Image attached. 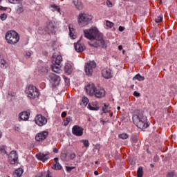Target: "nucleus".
Here are the masks:
<instances>
[{
	"label": "nucleus",
	"mask_w": 177,
	"mask_h": 177,
	"mask_svg": "<svg viewBox=\"0 0 177 177\" xmlns=\"http://www.w3.org/2000/svg\"><path fill=\"white\" fill-rule=\"evenodd\" d=\"M84 37L87 38V39H96L95 41H91L89 43L90 46H93V48H99L101 46L104 49L107 48L106 41L103 39V35L99 32L97 28H94L89 30H84Z\"/></svg>",
	"instance_id": "nucleus-1"
},
{
	"label": "nucleus",
	"mask_w": 177,
	"mask_h": 177,
	"mask_svg": "<svg viewBox=\"0 0 177 177\" xmlns=\"http://www.w3.org/2000/svg\"><path fill=\"white\" fill-rule=\"evenodd\" d=\"M133 122L140 129H146V128L149 127L147 118L142 113H138L133 115Z\"/></svg>",
	"instance_id": "nucleus-2"
},
{
	"label": "nucleus",
	"mask_w": 177,
	"mask_h": 177,
	"mask_svg": "<svg viewBox=\"0 0 177 177\" xmlns=\"http://www.w3.org/2000/svg\"><path fill=\"white\" fill-rule=\"evenodd\" d=\"M63 60V58L62 57V55L59 53H54L52 57V70L54 71V73H57V74L60 73L62 70L60 66V63H62V61Z\"/></svg>",
	"instance_id": "nucleus-3"
},
{
	"label": "nucleus",
	"mask_w": 177,
	"mask_h": 177,
	"mask_svg": "<svg viewBox=\"0 0 177 177\" xmlns=\"http://www.w3.org/2000/svg\"><path fill=\"white\" fill-rule=\"evenodd\" d=\"M6 39L8 44L15 45V44H17V42L20 41V36H19V33L15 30H8L6 33Z\"/></svg>",
	"instance_id": "nucleus-4"
},
{
	"label": "nucleus",
	"mask_w": 177,
	"mask_h": 177,
	"mask_svg": "<svg viewBox=\"0 0 177 177\" xmlns=\"http://www.w3.org/2000/svg\"><path fill=\"white\" fill-rule=\"evenodd\" d=\"M92 21V17L88 14H85L80 12L78 17V23L81 27H85V26H88L89 23Z\"/></svg>",
	"instance_id": "nucleus-5"
},
{
	"label": "nucleus",
	"mask_w": 177,
	"mask_h": 177,
	"mask_svg": "<svg viewBox=\"0 0 177 177\" xmlns=\"http://www.w3.org/2000/svg\"><path fill=\"white\" fill-rule=\"evenodd\" d=\"M26 93L28 95L29 99H37V97H39L40 95L38 88L32 85L26 87Z\"/></svg>",
	"instance_id": "nucleus-6"
},
{
	"label": "nucleus",
	"mask_w": 177,
	"mask_h": 177,
	"mask_svg": "<svg viewBox=\"0 0 177 177\" xmlns=\"http://www.w3.org/2000/svg\"><path fill=\"white\" fill-rule=\"evenodd\" d=\"M56 28V26H55V24H53L52 22H50L46 28H42L39 27L38 29V32L43 35V34H53L55 32V29Z\"/></svg>",
	"instance_id": "nucleus-7"
},
{
	"label": "nucleus",
	"mask_w": 177,
	"mask_h": 177,
	"mask_svg": "<svg viewBox=\"0 0 177 177\" xmlns=\"http://www.w3.org/2000/svg\"><path fill=\"white\" fill-rule=\"evenodd\" d=\"M48 80H50V84H51L53 88H56L60 84V76L55 74L50 73L48 75Z\"/></svg>",
	"instance_id": "nucleus-8"
},
{
	"label": "nucleus",
	"mask_w": 177,
	"mask_h": 177,
	"mask_svg": "<svg viewBox=\"0 0 177 177\" xmlns=\"http://www.w3.org/2000/svg\"><path fill=\"white\" fill-rule=\"evenodd\" d=\"M96 68V62L94 61H91L87 63L85 66V73L86 75L88 77L92 75V73H93V68Z\"/></svg>",
	"instance_id": "nucleus-9"
},
{
	"label": "nucleus",
	"mask_w": 177,
	"mask_h": 177,
	"mask_svg": "<svg viewBox=\"0 0 177 177\" xmlns=\"http://www.w3.org/2000/svg\"><path fill=\"white\" fill-rule=\"evenodd\" d=\"M35 122L39 127H44V125H46L48 123V119H46V118L42 115H38L35 118Z\"/></svg>",
	"instance_id": "nucleus-10"
},
{
	"label": "nucleus",
	"mask_w": 177,
	"mask_h": 177,
	"mask_svg": "<svg viewBox=\"0 0 177 177\" xmlns=\"http://www.w3.org/2000/svg\"><path fill=\"white\" fill-rule=\"evenodd\" d=\"M72 133L75 136H82L84 135V129L80 126L75 125L72 128Z\"/></svg>",
	"instance_id": "nucleus-11"
},
{
	"label": "nucleus",
	"mask_w": 177,
	"mask_h": 177,
	"mask_svg": "<svg viewBox=\"0 0 177 177\" xmlns=\"http://www.w3.org/2000/svg\"><path fill=\"white\" fill-rule=\"evenodd\" d=\"M8 160L10 164H16L19 160V156L17 155V152H16V151H12L9 154Z\"/></svg>",
	"instance_id": "nucleus-12"
},
{
	"label": "nucleus",
	"mask_w": 177,
	"mask_h": 177,
	"mask_svg": "<svg viewBox=\"0 0 177 177\" xmlns=\"http://www.w3.org/2000/svg\"><path fill=\"white\" fill-rule=\"evenodd\" d=\"M48 135H49V133L48 131H41L36 135L35 140L37 142H42L43 140H45L46 138H48Z\"/></svg>",
	"instance_id": "nucleus-13"
},
{
	"label": "nucleus",
	"mask_w": 177,
	"mask_h": 177,
	"mask_svg": "<svg viewBox=\"0 0 177 177\" xmlns=\"http://www.w3.org/2000/svg\"><path fill=\"white\" fill-rule=\"evenodd\" d=\"M30 110L26 111H22L19 114V121H28L30 119Z\"/></svg>",
	"instance_id": "nucleus-14"
},
{
	"label": "nucleus",
	"mask_w": 177,
	"mask_h": 177,
	"mask_svg": "<svg viewBox=\"0 0 177 177\" xmlns=\"http://www.w3.org/2000/svg\"><path fill=\"white\" fill-rule=\"evenodd\" d=\"M86 91L88 95L90 96H93L95 95V92L96 91V86H95V84H90L86 86Z\"/></svg>",
	"instance_id": "nucleus-15"
},
{
	"label": "nucleus",
	"mask_w": 177,
	"mask_h": 177,
	"mask_svg": "<svg viewBox=\"0 0 177 177\" xmlns=\"http://www.w3.org/2000/svg\"><path fill=\"white\" fill-rule=\"evenodd\" d=\"M36 157L39 160V161H42L43 162H45V161L49 159V152L39 153L36 154Z\"/></svg>",
	"instance_id": "nucleus-16"
},
{
	"label": "nucleus",
	"mask_w": 177,
	"mask_h": 177,
	"mask_svg": "<svg viewBox=\"0 0 177 177\" xmlns=\"http://www.w3.org/2000/svg\"><path fill=\"white\" fill-rule=\"evenodd\" d=\"M102 75L104 78L109 80L113 77V75L111 74V70L109 68H104L102 71Z\"/></svg>",
	"instance_id": "nucleus-17"
},
{
	"label": "nucleus",
	"mask_w": 177,
	"mask_h": 177,
	"mask_svg": "<svg viewBox=\"0 0 177 177\" xmlns=\"http://www.w3.org/2000/svg\"><path fill=\"white\" fill-rule=\"evenodd\" d=\"M106 95V91L104 89L101 88V89H97L95 90V92L94 93V95L95 97H97L98 99H100L102 97H104Z\"/></svg>",
	"instance_id": "nucleus-18"
},
{
	"label": "nucleus",
	"mask_w": 177,
	"mask_h": 177,
	"mask_svg": "<svg viewBox=\"0 0 177 177\" xmlns=\"http://www.w3.org/2000/svg\"><path fill=\"white\" fill-rule=\"evenodd\" d=\"M73 3L78 10H82V9H84V4H82L81 0H73Z\"/></svg>",
	"instance_id": "nucleus-19"
},
{
	"label": "nucleus",
	"mask_w": 177,
	"mask_h": 177,
	"mask_svg": "<svg viewBox=\"0 0 177 177\" xmlns=\"http://www.w3.org/2000/svg\"><path fill=\"white\" fill-rule=\"evenodd\" d=\"M75 49L76 52H78L80 53L85 50V46L80 44V41H78L77 43H75Z\"/></svg>",
	"instance_id": "nucleus-20"
},
{
	"label": "nucleus",
	"mask_w": 177,
	"mask_h": 177,
	"mask_svg": "<svg viewBox=\"0 0 177 177\" xmlns=\"http://www.w3.org/2000/svg\"><path fill=\"white\" fill-rule=\"evenodd\" d=\"M89 110L97 111L99 110V103L97 102H93L91 104H88Z\"/></svg>",
	"instance_id": "nucleus-21"
},
{
	"label": "nucleus",
	"mask_w": 177,
	"mask_h": 177,
	"mask_svg": "<svg viewBox=\"0 0 177 177\" xmlns=\"http://www.w3.org/2000/svg\"><path fill=\"white\" fill-rule=\"evenodd\" d=\"M68 28L70 37L72 38V39H75L77 37L74 35V32H75V30L74 29L73 24H69Z\"/></svg>",
	"instance_id": "nucleus-22"
},
{
	"label": "nucleus",
	"mask_w": 177,
	"mask_h": 177,
	"mask_svg": "<svg viewBox=\"0 0 177 177\" xmlns=\"http://www.w3.org/2000/svg\"><path fill=\"white\" fill-rule=\"evenodd\" d=\"M64 71L66 74H68V75H70V74L73 73V66L71 64H67L65 65Z\"/></svg>",
	"instance_id": "nucleus-23"
},
{
	"label": "nucleus",
	"mask_w": 177,
	"mask_h": 177,
	"mask_svg": "<svg viewBox=\"0 0 177 177\" xmlns=\"http://www.w3.org/2000/svg\"><path fill=\"white\" fill-rule=\"evenodd\" d=\"M23 172H24V170H23L22 168L17 169L15 171L13 176H14V177H20V176H21V175H23Z\"/></svg>",
	"instance_id": "nucleus-24"
},
{
	"label": "nucleus",
	"mask_w": 177,
	"mask_h": 177,
	"mask_svg": "<svg viewBox=\"0 0 177 177\" xmlns=\"http://www.w3.org/2000/svg\"><path fill=\"white\" fill-rule=\"evenodd\" d=\"M8 66H9V64L8 63V62H6V60L1 59V61H0V67L1 68H6L8 67Z\"/></svg>",
	"instance_id": "nucleus-25"
},
{
	"label": "nucleus",
	"mask_w": 177,
	"mask_h": 177,
	"mask_svg": "<svg viewBox=\"0 0 177 177\" xmlns=\"http://www.w3.org/2000/svg\"><path fill=\"white\" fill-rule=\"evenodd\" d=\"M52 169H56V170H57V169H62V165H60V163H59V162L55 161V162H54L53 166L52 167Z\"/></svg>",
	"instance_id": "nucleus-26"
},
{
	"label": "nucleus",
	"mask_w": 177,
	"mask_h": 177,
	"mask_svg": "<svg viewBox=\"0 0 177 177\" xmlns=\"http://www.w3.org/2000/svg\"><path fill=\"white\" fill-rule=\"evenodd\" d=\"M135 80H138V81H145V77L140 75V74H137L133 77V80L135 81Z\"/></svg>",
	"instance_id": "nucleus-27"
},
{
	"label": "nucleus",
	"mask_w": 177,
	"mask_h": 177,
	"mask_svg": "<svg viewBox=\"0 0 177 177\" xmlns=\"http://www.w3.org/2000/svg\"><path fill=\"white\" fill-rule=\"evenodd\" d=\"M88 103H89V100L88 99V97H84L82 100L81 104H83V106H84V107H86V106H87Z\"/></svg>",
	"instance_id": "nucleus-28"
},
{
	"label": "nucleus",
	"mask_w": 177,
	"mask_h": 177,
	"mask_svg": "<svg viewBox=\"0 0 177 177\" xmlns=\"http://www.w3.org/2000/svg\"><path fill=\"white\" fill-rule=\"evenodd\" d=\"M138 177H142L143 176V167H140L138 168L137 171Z\"/></svg>",
	"instance_id": "nucleus-29"
},
{
	"label": "nucleus",
	"mask_w": 177,
	"mask_h": 177,
	"mask_svg": "<svg viewBox=\"0 0 177 177\" xmlns=\"http://www.w3.org/2000/svg\"><path fill=\"white\" fill-rule=\"evenodd\" d=\"M119 138L120 139L125 140V139H128V138H129V136L125 133H122L121 134H119Z\"/></svg>",
	"instance_id": "nucleus-30"
},
{
	"label": "nucleus",
	"mask_w": 177,
	"mask_h": 177,
	"mask_svg": "<svg viewBox=\"0 0 177 177\" xmlns=\"http://www.w3.org/2000/svg\"><path fill=\"white\" fill-rule=\"evenodd\" d=\"M50 8H53L54 9L53 10V12H60V8L56 5H51Z\"/></svg>",
	"instance_id": "nucleus-31"
},
{
	"label": "nucleus",
	"mask_w": 177,
	"mask_h": 177,
	"mask_svg": "<svg viewBox=\"0 0 177 177\" xmlns=\"http://www.w3.org/2000/svg\"><path fill=\"white\" fill-rule=\"evenodd\" d=\"M0 19H1V20H2V21H5V20H6V19H8V15H6V14H5V13L1 14L0 15Z\"/></svg>",
	"instance_id": "nucleus-32"
},
{
	"label": "nucleus",
	"mask_w": 177,
	"mask_h": 177,
	"mask_svg": "<svg viewBox=\"0 0 177 177\" xmlns=\"http://www.w3.org/2000/svg\"><path fill=\"white\" fill-rule=\"evenodd\" d=\"M110 109L109 108V105L104 104V106L102 108V113H107Z\"/></svg>",
	"instance_id": "nucleus-33"
},
{
	"label": "nucleus",
	"mask_w": 177,
	"mask_h": 177,
	"mask_svg": "<svg viewBox=\"0 0 177 177\" xmlns=\"http://www.w3.org/2000/svg\"><path fill=\"white\" fill-rule=\"evenodd\" d=\"M82 142H83L84 147H89V141L88 140H83Z\"/></svg>",
	"instance_id": "nucleus-34"
},
{
	"label": "nucleus",
	"mask_w": 177,
	"mask_h": 177,
	"mask_svg": "<svg viewBox=\"0 0 177 177\" xmlns=\"http://www.w3.org/2000/svg\"><path fill=\"white\" fill-rule=\"evenodd\" d=\"M156 23H161L162 21V16H158L155 19Z\"/></svg>",
	"instance_id": "nucleus-35"
},
{
	"label": "nucleus",
	"mask_w": 177,
	"mask_h": 177,
	"mask_svg": "<svg viewBox=\"0 0 177 177\" xmlns=\"http://www.w3.org/2000/svg\"><path fill=\"white\" fill-rule=\"evenodd\" d=\"M106 26L109 27L110 28H111V27L114 26V24H113V22H110V21H106Z\"/></svg>",
	"instance_id": "nucleus-36"
},
{
	"label": "nucleus",
	"mask_w": 177,
	"mask_h": 177,
	"mask_svg": "<svg viewBox=\"0 0 177 177\" xmlns=\"http://www.w3.org/2000/svg\"><path fill=\"white\" fill-rule=\"evenodd\" d=\"M42 73H48L49 71V67L46 66V67H43L41 69Z\"/></svg>",
	"instance_id": "nucleus-37"
},
{
	"label": "nucleus",
	"mask_w": 177,
	"mask_h": 177,
	"mask_svg": "<svg viewBox=\"0 0 177 177\" xmlns=\"http://www.w3.org/2000/svg\"><path fill=\"white\" fill-rule=\"evenodd\" d=\"M24 10L23 9L22 6H18V8L17 9V11L18 13H23Z\"/></svg>",
	"instance_id": "nucleus-38"
},
{
	"label": "nucleus",
	"mask_w": 177,
	"mask_h": 177,
	"mask_svg": "<svg viewBox=\"0 0 177 177\" xmlns=\"http://www.w3.org/2000/svg\"><path fill=\"white\" fill-rule=\"evenodd\" d=\"M74 167H68L66 166V169L67 171V172H71V171H73V169H74Z\"/></svg>",
	"instance_id": "nucleus-39"
},
{
	"label": "nucleus",
	"mask_w": 177,
	"mask_h": 177,
	"mask_svg": "<svg viewBox=\"0 0 177 177\" xmlns=\"http://www.w3.org/2000/svg\"><path fill=\"white\" fill-rule=\"evenodd\" d=\"M10 3H17V2H21L23 0H8Z\"/></svg>",
	"instance_id": "nucleus-40"
},
{
	"label": "nucleus",
	"mask_w": 177,
	"mask_h": 177,
	"mask_svg": "<svg viewBox=\"0 0 177 177\" xmlns=\"http://www.w3.org/2000/svg\"><path fill=\"white\" fill-rule=\"evenodd\" d=\"M106 6H108V8H111L113 6V3H111V1L109 0L106 1Z\"/></svg>",
	"instance_id": "nucleus-41"
},
{
	"label": "nucleus",
	"mask_w": 177,
	"mask_h": 177,
	"mask_svg": "<svg viewBox=\"0 0 177 177\" xmlns=\"http://www.w3.org/2000/svg\"><path fill=\"white\" fill-rule=\"evenodd\" d=\"M64 80L67 85L70 84V79H68V77L64 76Z\"/></svg>",
	"instance_id": "nucleus-42"
},
{
	"label": "nucleus",
	"mask_w": 177,
	"mask_h": 177,
	"mask_svg": "<svg viewBox=\"0 0 177 177\" xmlns=\"http://www.w3.org/2000/svg\"><path fill=\"white\" fill-rule=\"evenodd\" d=\"M61 157H62V160H66V157H67V153H62V156H61Z\"/></svg>",
	"instance_id": "nucleus-43"
},
{
	"label": "nucleus",
	"mask_w": 177,
	"mask_h": 177,
	"mask_svg": "<svg viewBox=\"0 0 177 177\" xmlns=\"http://www.w3.org/2000/svg\"><path fill=\"white\" fill-rule=\"evenodd\" d=\"M76 156H75V153H71L70 155V159L71 160H74V158H75Z\"/></svg>",
	"instance_id": "nucleus-44"
},
{
	"label": "nucleus",
	"mask_w": 177,
	"mask_h": 177,
	"mask_svg": "<svg viewBox=\"0 0 177 177\" xmlns=\"http://www.w3.org/2000/svg\"><path fill=\"white\" fill-rule=\"evenodd\" d=\"M134 96H136V97L140 96V93H138V91H134L133 93Z\"/></svg>",
	"instance_id": "nucleus-45"
},
{
	"label": "nucleus",
	"mask_w": 177,
	"mask_h": 177,
	"mask_svg": "<svg viewBox=\"0 0 177 177\" xmlns=\"http://www.w3.org/2000/svg\"><path fill=\"white\" fill-rule=\"evenodd\" d=\"M66 115H67V112L64 111L62 113L61 117H62V118H64V117H66Z\"/></svg>",
	"instance_id": "nucleus-46"
},
{
	"label": "nucleus",
	"mask_w": 177,
	"mask_h": 177,
	"mask_svg": "<svg viewBox=\"0 0 177 177\" xmlns=\"http://www.w3.org/2000/svg\"><path fill=\"white\" fill-rule=\"evenodd\" d=\"M63 124H64V125L65 127H67V125H68L69 122H67V120H64Z\"/></svg>",
	"instance_id": "nucleus-47"
},
{
	"label": "nucleus",
	"mask_w": 177,
	"mask_h": 177,
	"mask_svg": "<svg viewBox=\"0 0 177 177\" xmlns=\"http://www.w3.org/2000/svg\"><path fill=\"white\" fill-rule=\"evenodd\" d=\"M67 121V122H69L71 121V117H67L66 119L65 120Z\"/></svg>",
	"instance_id": "nucleus-48"
},
{
	"label": "nucleus",
	"mask_w": 177,
	"mask_h": 177,
	"mask_svg": "<svg viewBox=\"0 0 177 177\" xmlns=\"http://www.w3.org/2000/svg\"><path fill=\"white\" fill-rule=\"evenodd\" d=\"M168 177H174V172H170L167 175Z\"/></svg>",
	"instance_id": "nucleus-49"
},
{
	"label": "nucleus",
	"mask_w": 177,
	"mask_h": 177,
	"mask_svg": "<svg viewBox=\"0 0 177 177\" xmlns=\"http://www.w3.org/2000/svg\"><path fill=\"white\" fill-rule=\"evenodd\" d=\"M8 8L0 6V10H6Z\"/></svg>",
	"instance_id": "nucleus-50"
},
{
	"label": "nucleus",
	"mask_w": 177,
	"mask_h": 177,
	"mask_svg": "<svg viewBox=\"0 0 177 177\" xmlns=\"http://www.w3.org/2000/svg\"><path fill=\"white\" fill-rule=\"evenodd\" d=\"M124 30H125V28H124L123 26L119 27V31H124Z\"/></svg>",
	"instance_id": "nucleus-51"
},
{
	"label": "nucleus",
	"mask_w": 177,
	"mask_h": 177,
	"mask_svg": "<svg viewBox=\"0 0 177 177\" xmlns=\"http://www.w3.org/2000/svg\"><path fill=\"white\" fill-rule=\"evenodd\" d=\"M26 56L27 57H31V53H30V52L26 53Z\"/></svg>",
	"instance_id": "nucleus-52"
},
{
	"label": "nucleus",
	"mask_w": 177,
	"mask_h": 177,
	"mask_svg": "<svg viewBox=\"0 0 177 177\" xmlns=\"http://www.w3.org/2000/svg\"><path fill=\"white\" fill-rule=\"evenodd\" d=\"M46 177H52V176H50V173L49 170H48Z\"/></svg>",
	"instance_id": "nucleus-53"
},
{
	"label": "nucleus",
	"mask_w": 177,
	"mask_h": 177,
	"mask_svg": "<svg viewBox=\"0 0 177 177\" xmlns=\"http://www.w3.org/2000/svg\"><path fill=\"white\" fill-rule=\"evenodd\" d=\"M53 151L54 153H59V149H57V148H54Z\"/></svg>",
	"instance_id": "nucleus-54"
},
{
	"label": "nucleus",
	"mask_w": 177,
	"mask_h": 177,
	"mask_svg": "<svg viewBox=\"0 0 177 177\" xmlns=\"http://www.w3.org/2000/svg\"><path fill=\"white\" fill-rule=\"evenodd\" d=\"M100 122L103 124V125H104V124H106V121H104L103 119H102L100 120Z\"/></svg>",
	"instance_id": "nucleus-55"
},
{
	"label": "nucleus",
	"mask_w": 177,
	"mask_h": 177,
	"mask_svg": "<svg viewBox=\"0 0 177 177\" xmlns=\"http://www.w3.org/2000/svg\"><path fill=\"white\" fill-rule=\"evenodd\" d=\"M94 175L97 176L99 175V172L97 171H94Z\"/></svg>",
	"instance_id": "nucleus-56"
},
{
	"label": "nucleus",
	"mask_w": 177,
	"mask_h": 177,
	"mask_svg": "<svg viewBox=\"0 0 177 177\" xmlns=\"http://www.w3.org/2000/svg\"><path fill=\"white\" fill-rule=\"evenodd\" d=\"M118 49L119 50H122V46H119Z\"/></svg>",
	"instance_id": "nucleus-57"
},
{
	"label": "nucleus",
	"mask_w": 177,
	"mask_h": 177,
	"mask_svg": "<svg viewBox=\"0 0 177 177\" xmlns=\"http://www.w3.org/2000/svg\"><path fill=\"white\" fill-rule=\"evenodd\" d=\"M54 160H55V161L59 160V158H55Z\"/></svg>",
	"instance_id": "nucleus-58"
},
{
	"label": "nucleus",
	"mask_w": 177,
	"mask_h": 177,
	"mask_svg": "<svg viewBox=\"0 0 177 177\" xmlns=\"http://www.w3.org/2000/svg\"><path fill=\"white\" fill-rule=\"evenodd\" d=\"M117 110H121V107L120 106H118L117 107Z\"/></svg>",
	"instance_id": "nucleus-59"
},
{
	"label": "nucleus",
	"mask_w": 177,
	"mask_h": 177,
	"mask_svg": "<svg viewBox=\"0 0 177 177\" xmlns=\"http://www.w3.org/2000/svg\"><path fill=\"white\" fill-rule=\"evenodd\" d=\"M2 138V133L0 131V139Z\"/></svg>",
	"instance_id": "nucleus-60"
},
{
	"label": "nucleus",
	"mask_w": 177,
	"mask_h": 177,
	"mask_svg": "<svg viewBox=\"0 0 177 177\" xmlns=\"http://www.w3.org/2000/svg\"><path fill=\"white\" fill-rule=\"evenodd\" d=\"M95 164H99V162L98 161H95Z\"/></svg>",
	"instance_id": "nucleus-61"
},
{
	"label": "nucleus",
	"mask_w": 177,
	"mask_h": 177,
	"mask_svg": "<svg viewBox=\"0 0 177 177\" xmlns=\"http://www.w3.org/2000/svg\"><path fill=\"white\" fill-rule=\"evenodd\" d=\"M4 151V153H6V151H5V149H3V152Z\"/></svg>",
	"instance_id": "nucleus-62"
},
{
	"label": "nucleus",
	"mask_w": 177,
	"mask_h": 177,
	"mask_svg": "<svg viewBox=\"0 0 177 177\" xmlns=\"http://www.w3.org/2000/svg\"><path fill=\"white\" fill-rule=\"evenodd\" d=\"M151 165V167H154V165Z\"/></svg>",
	"instance_id": "nucleus-63"
}]
</instances>
